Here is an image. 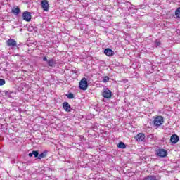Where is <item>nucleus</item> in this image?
I'll return each instance as SVG.
<instances>
[{
    "label": "nucleus",
    "mask_w": 180,
    "mask_h": 180,
    "mask_svg": "<svg viewBox=\"0 0 180 180\" xmlns=\"http://www.w3.org/2000/svg\"><path fill=\"white\" fill-rule=\"evenodd\" d=\"M79 88L82 91H86L88 89V80L84 77L79 83Z\"/></svg>",
    "instance_id": "1"
},
{
    "label": "nucleus",
    "mask_w": 180,
    "mask_h": 180,
    "mask_svg": "<svg viewBox=\"0 0 180 180\" xmlns=\"http://www.w3.org/2000/svg\"><path fill=\"white\" fill-rule=\"evenodd\" d=\"M103 98L105 99H110L112 98V91L108 88H104L102 92Z\"/></svg>",
    "instance_id": "2"
},
{
    "label": "nucleus",
    "mask_w": 180,
    "mask_h": 180,
    "mask_svg": "<svg viewBox=\"0 0 180 180\" xmlns=\"http://www.w3.org/2000/svg\"><path fill=\"white\" fill-rule=\"evenodd\" d=\"M164 124V117L162 116H157L153 120L154 126H161V124Z\"/></svg>",
    "instance_id": "3"
},
{
    "label": "nucleus",
    "mask_w": 180,
    "mask_h": 180,
    "mask_svg": "<svg viewBox=\"0 0 180 180\" xmlns=\"http://www.w3.org/2000/svg\"><path fill=\"white\" fill-rule=\"evenodd\" d=\"M168 152L165 149H158L156 150V155L158 157H160L161 158H164L167 157Z\"/></svg>",
    "instance_id": "4"
},
{
    "label": "nucleus",
    "mask_w": 180,
    "mask_h": 180,
    "mask_svg": "<svg viewBox=\"0 0 180 180\" xmlns=\"http://www.w3.org/2000/svg\"><path fill=\"white\" fill-rule=\"evenodd\" d=\"M22 19L23 20H25V22H30V20H32V13L27 11H25L22 13Z\"/></svg>",
    "instance_id": "5"
},
{
    "label": "nucleus",
    "mask_w": 180,
    "mask_h": 180,
    "mask_svg": "<svg viewBox=\"0 0 180 180\" xmlns=\"http://www.w3.org/2000/svg\"><path fill=\"white\" fill-rule=\"evenodd\" d=\"M41 6L45 12H48L50 6L49 5V1L47 0H43L41 1Z\"/></svg>",
    "instance_id": "6"
},
{
    "label": "nucleus",
    "mask_w": 180,
    "mask_h": 180,
    "mask_svg": "<svg viewBox=\"0 0 180 180\" xmlns=\"http://www.w3.org/2000/svg\"><path fill=\"white\" fill-rule=\"evenodd\" d=\"M104 54L108 56V57H113V56H115V51H113L110 48H107L104 50Z\"/></svg>",
    "instance_id": "7"
},
{
    "label": "nucleus",
    "mask_w": 180,
    "mask_h": 180,
    "mask_svg": "<svg viewBox=\"0 0 180 180\" xmlns=\"http://www.w3.org/2000/svg\"><path fill=\"white\" fill-rule=\"evenodd\" d=\"M57 64V62L55 60L54 58H51L47 60V65L49 67H51V68H56V65Z\"/></svg>",
    "instance_id": "8"
},
{
    "label": "nucleus",
    "mask_w": 180,
    "mask_h": 180,
    "mask_svg": "<svg viewBox=\"0 0 180 180\" xmlns=\"http://www.w3.org/2000/svg\"><path fill=\"white\" fill-rule=\"evenodd\" d=\"M179 141V136L176 134H173L170 137V142L172 144H176Z\"/></svg>",
    "instance_id": "9"
},
{
    "label": "nucleus",
    "mask_w": 180,
    "mask_h": 180,
    "mask_svg": "<svg viewBox=\"0 0 180 180\" xmlns=\"http://www.w3.org/2000/svg\"><path fill=\"white\" fill-rule=\"evenodd\" d=\"M135 139L137 141L141 142L144 141L146 139V135L143 133H139L136 136H135Z\"/></svg>",
    "instance_id": "10"
},
{
    "label": "nucleus",
    "mask_w": 180,
    "mask_h": 180,
    "mask_svg": "<svg viewBox=\"0 0 180 180\" xmlns=\"http://www.w3.org/2000/svg\"><path fill=\"white\" fill-rule=\"evenodd\" d=\"M7 46L8 47H17V42L15 39H10L7 41Z\"/></svg>",
    "instance_id": "11"
},
{
    "label": "nucleus",
    "mask_w": 180,
    "mask_h": 180,
    "mask_svg": "<svg viewBox=\"0 0 180 180\" xmlns=\"http://www.w3.org/2000/svg\"><path fill=\"white\" fill-rule=\"evenodd\" d=\"M63 108L65 112H71V105L70 103H68V102L65 101L63 103Z\"/></svg>",
    "instance_id": "12"
},
{
    "label": "nucleus",
    "mask_w": 180,
    "mask_h": 180,
    "mask_svg": "<svg viewBox=\"0 0 180 180\" xmlns=\"http://www.w3.org/2000/svg\"><path fill=\"white\" fill-rule=\"evenodd\" d=\"M12 94V92H11V91H1V95L3 96H7L8 98H12L11 97V94Z\"/></svg>",
    "instance_id": "13"
},
{
    "label": "nucleus",
    "mask_w": 180,
    "mask_h": 180,
    "mask_svg": "<svg viewBox=\"0 0 180 180\" xmlns=\"http://www.w3.org/2000/svg\"><path fill=\"white\" fill-rule=\"evenodd\" d=\"M47 157V150H44L42 153L38 155V160H41Z\"/></svg>",
    "instance_id": "14"
},
{
    "label": "nucleus",
    "mask_w": 180,
    "mask_h": 180,
    "mask_svg": "<svg viewBox=\"0 0 180 180\" xmlns=\"http://www.w3.org/2000/svg\"><path fill=\"white\" fill-rule=\"evenodd\" d=\"M11 12L12 13H14V15H18L20 13V8H19V7L13 8Z\"/></svg>",
    "instance_id": "15"
},
{
    "label": "nucleus",
    "mask_w": 180,
    "mask_h": 180,
    "mask_svg": "<svg viewBox=\"0 0 180 180\" xmlns=\"http://www.w3.org/2000/svg\"><path fill=\"white\" fill-rule=\"evenodd\" d=\"M118 148H121L122 150H124L126 148V144H124L123 142H120L117 144Z\"/></svg>",
    "instance_id": "16"
},
{
    "label": "nucleus",
    "mask_w": 180,
    "mask_h": 180,
    "mask_svg": "<svg viewBox=\"0 0 180 180\" xmlns=\"http://www.w3.org/2000/svg\"><path fill=\"white\" fill-rule=\"evenodd\" d=\"M65 96H67L68 99H74V94L72 93H69L68 94H65Z\"/></svg>",
    "instance_id": "17"
},
{
    "label": "nucleus",
    "mask_w": 180,
    "mask_h": 180,
    "mask_svg": "<svg viewBox=\"0 0 180 180\" xmlns=\"http://www.w3.org/2000/svg\"><path fill=\"white\" fill-rule=\"evenodd\" d=\"M32 154L35 158H39V150H32Z\"/></svg>",
    "instance_id": "18"
},
{
    "label": "nucleus",
    "mask_w": 180,
    "mask_h": 180,
    "mask_svg": "<svg viewBox=\"0 0 180 180\" xmlns=\"http://www.w3.org/2000/svg\"><path fill=\"white\" fill-rule=\"evenodd\" d=\"M143 180H155V176H148L147 177H145Z\"/></svg>",
    "instance_id": "19"
},
{
    "label": "nucleus",
    "mask_w": 180,
    "mask_h": 180,
    "mask_svg": "<svg viewBox=\"0 0 180 180\" xmlns=\"http://www.w3.org/2000/svg\"><path fill=\"white\" fill-rule=\"evenodd\" d=\"M175 15L176 18H180V7H179L176 11H175Z\"/></svg>",
    "instance_id": "20"
},
{
    "label": "nucleus",
    "mask_w": 180,
    "mask_h": 180,
    "mask_svg": "<svg viewBox=\"0 0 180 180\" xmlns=\"http://www.w3.org/2000/svg\"><path fill=\"white\" fill-rule=\"evenodd\" d=\"M103 82H104V84H106V82H109V77H103Z\"/></svg>",
    "instance_id": "21"
},
{
    "label": "nucleus",
    "mask_w": 180,
    "mask_h": 180,
    "mask_svg": "<svg viewBox=\"0 0 180 180\" xmlns=\"http://www.w3.org/2000/svg\"><path fill=\"white\" fill-rule=\"evenodd\" d=\"M155 47H158V46H161V42L160 41V40H158V39L155 40Z\"/></svg>",
    "instance_id": "22"
},
{
    "label": "nucleus",
    "mask_w": 180,
    "mask_h": 180,
    "mask_svg": "<svg viewBox=\"0 0 180 180\" xmlns=\"http://www.w3.org/2000/svg\"><path fill=\"white\" fill-rule=\"evenodd\" d=\"M5 79H0V86H2V85H5Z\"/></svg>",
    "instance_id": "23"
},
{
    "label": "nucleus",
    "mask_w": 180,
    "mask_h": 180,
    "mask_svg": "<svg viewBox=\"0 0 180 180\" xmlns=\"http://www.w3.org/2000/svg\"><path fill=\"white\" fill-rule=\"evenodd\" d=\"M42 60H43V61H46V63H47V61H49V60L47 59V57H46V56H44L42 58Z\"/></svg>",
    "instance_id": "24"
},
{
    "label": "nucleus",
    "mask_w": 180,
    "mask_h": 180,
    "mask_svg": "<svg viewBox=\"0 0 180 180\" xmlns=\"http://www.w3.org/2000/svg\"><path fill=\"white\" fill-rule=\"evenodd\" d=\"M29 157H33V151L28 154Z\"/></svg>",
    "instance_id": "25"
}]
</instances>
